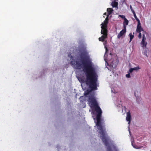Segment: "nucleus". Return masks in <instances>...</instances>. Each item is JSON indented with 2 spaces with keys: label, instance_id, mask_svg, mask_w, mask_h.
<instances>
[{
  "label": "nucleus",
  "instance_id": "20",
  "mask_svg": "<svg viewBox=\"0 0 151 151\" xmlns=\"http://www.w3.org/2000/svg\"><path fill=\"white\" fill-rule=\"evenodd\" d=\"M126 76L127 78H130V75L129 73H128V74H127L126 75Z\"/></svg>",
  "mask_w": 151,
  "mask_h": 151
},
{
  "label": "nucleus",
  "instance_id": "13",
  "mask_svg": "<svg viewBox=\"0 0 151 151\" xmlns=\"http://www.w3.org/2000/svg\"><path fill=\"white\" fill-rule=\"evenodd\" d=\"M129 36L130 37V40L129 41V42H130L132 40V39L134 37V35H132L131 33H130L129 34Z\"/></svg>",
  "mask_w": 151,
  "mask_h": 151
},
{
  "label": "nucleus",
  "instance_id": "2",
  "mask_svg": "<svg viewBox=\"0 0 151 151\" xmlns=\"http://www.w3.org/2000/svg\"><path fill=\"white\" fill-rule=\"evenodd\" d=\"M88 95H84L85 97H86ZM87 101L88 102L89 106L96 113V118L97 122L96 125L97 129L99 130V132L101 134L100 137H102L101 139L106 146L109 145L108 139L105 136V130L103 129L101 124V119L102 111L99 105L96 98L94 95H88Z\"/></svg>",
  "mask_w": 151,
  "mask_h": 151
},
{
  "label": "nucleus",
  "instance_id": "14",
  "mask_svg": "<svg viewBox=\"0 0 151 151\" xmlns=\"http://www.w3.org/2000/svg\"><path fill=\"white\" fill-rule=\"evenodd\" d=\"M133 14L135 18L136 19V20L137 21V22H140V21L139 20V19L137 18L135 12H133Z\"/></svg>",
  "mask_w": 151,
  "mask_h": 151
},
{
  "label": "nucleus",
  "instance_id": "30",
  "mask_svg": "<svg viewBox=\"0 0 151 151\" xmlns=\"http://www.w3.org/2000/svg\"><path fill=\"white\" fill-rule=\"evenodd\" d=\"M105 14H106V13H105L104 14V15H105Z\"/></svg>",
  "mask_w": 151,
  "mask_h": 151
},
{
  "label": "nucleus",
  "instance_id": "15",
  "mask_svg": "<svg viewBox=\"0 0 151 151\" xmlns=\"http://www.w3.org/2000/svg\"><path fill=\"white\" fill-rule=\"evenodd\" d=\"M137 101L138 103H139V101H141V98L139 96H136Z\"/></svg>",
  "mask_w": 151,
  "mask_h": 151
},
{
  "label": "nucleus",
  "instance_id": "33",
  "mask_svg": "<svg viewBox=\"0 0 151 151\" xmlns=\"http://www.w3.org/2000/svg\"><path fill=\"white\" fill-rule=\"evenodd\" d=\"M150 151H151V150H150Z\"/></svg>",
  "mask_w": 151,
  "mask_h": 151
},
{
  "label": "nucleus",
  "instance_id": "10",
  "mask_svg": "<svg viewBox=\"0 0 151 151\" xmlns=\"http://www.w3.org/2000/svg\"><path fill=\"white\" fill-rule=\"evenodd\" d=\"M124 20V21L123 22V25L124 28L125 27L126 28V25L128 24L129 21L127 19H125Z\"/></svg>",
  "mask_w": 151,
  "mask_h": 151
},
{
  "label": "nucleus",
  "instance_id": "11",
  "mask_svg": "<svg viewBox=\"0 0 151 151\" xmlns=\"http://www.w3.org/2000/svg\"><path fill=\"white\" fill-rule=\"evenodd\" d=\"M107 10L108 12V14L107 15L109 16L111 14L113 9L111 8H108L107 9Z\"/></svg>",
  "mask_w": 151,
  "mask_h": 151
},
{
  "label": "nucleus",
  "instance_id": "18",
  "mask_svg": "<svg viewBox=\"0 0 151 151\" xmlns=\"http://www.w3.org/2000/svg\"><path fill=\"white\" fill-rule=\"evenodd\" d=\"M119 17H121L122 18L124 19V20L126 19V18L125 17L124 15H119Z\"/></svg>",
  "mask_w": 151,
  "mask_h": 151
},
{
  "label": "nucleus",
  "instance_id": "25",
  "mask_svg": "<svg viewBox=\"0 0 151 151\" xmlns=\"http://www.w3.org/2000/svg\"><path fill=\"white\" fill-rule=\"evenodd\" d=\"M113 147L115 151H117V150L116 149V148L115 146H114V145H113Z\"/></svg>",
  "mask_w": 151,
  "mask_h": 151
},
{
  "label": "nucleus",
  "instance_id": "6",
  "mask_svg": "<svg viewBox=\"0 0 151 151\" xmlns=\"http://www.w3.org/2000/svg\"><path fill=\"white\" fill-rule=\"evenodd\" d=\"M108 23V22L104 21V24L102 23L101 24V30L104 31L106 30V31H107V24Z\"/></svg>",
  "mask_w": 151,
  "mask_h": 151
},
{
  "label": "nucleus",
  "instance_id": "7",
  "mask_svg": "<svg viewBox=\"0 0 151 151\" xmlns=\"http://www.w3.org/2000/svg\"><path fill=\"white\" fill-rule=\"evenodd\" d=\"M126 32V28L125 27L117 35V38L119 39L121 37L123 36L124 33Z\"/></svg>",
  "mask_w": 151,
  "mask_h": 151
},
{
  "label": "nucleus",
  "instance_id": "29",
  "mask_svg": "<svg viewBox=\"0 0 151 151\" xmlns=\"http://www.w3.org/2000/svg\"><path fill=\"white\" fill-rule=\"evenodd\" d=\"M70 58H71H71H72L73 57H72V56H70Z\"/></svg>",
  "mask_w": 151,
  "mask_h": 151
},
{
  "label": "nucleus",
  "instance_id": "3",
  "mask_svg": "<svg viewBox=\"0 0 151 151\" xmlns=\"http://www.w3.org/2000/svg\"><path fill=\"white\" fill-rule=\"evenodd\" d=\"M70 64L75 66L76 69H79L82 68V64L78 61H71Z\"/></svg>",
  "mask_w": 151,
  "mask_h": 151
},
{
  "label": "nucleus",
  "instance_id": "26",
  "mask_svg": "<svg viewBox=\"0 0 151 151\" xmlns=\"http://www.w3.org/2000/svg\"><path fill=\"white\" fill-rule=\"evenodd\" d=\"M85 55V54L83 52H82L81 53V55L80 56H84Z\"/></svg>",
  "mask_w": 151,
  "mask_h": 151
},
{
  "label": "nucleus",
  "instance_id": "32",
  "mask_svg": "<svg viewBox=\"0 0 151 151\" xmlns=\"http://www.w3.org/2000/svg\"><path fill=\"white\" fill-rule=\"evenodd\" d=\"M135 96H136V95H135Z\"/></svg>",
  "mask_w": 151,
  "mask_h": 151
},
{
  "label": "nucleus",
  "instance_id": "9",
  "mask_svg": "<svg viewBox=\"0 0 151 151\" xmlns=\"http://www.w3.org/2000/svg\"><path fill=\"white\" fill-rule=\"evenodd\" d=\"M126 119L127 121L129 122L128 124H129L131 120V116L130 112H127Z\"/></svg>",
  "mask_w": 151,
  "mask_h": 151
},
{
  "label": "nucleus",
  "instance_id": "23",
  "mask_svg": "<svg viewBox=\"0 0 151 151\" xmlns=\"http://www.w3.org/2000/svg\"><path fill=\"white\" fill-rule=\"evenodd\" d=\"M133 71V68H132L129 69V71L130 73H132Z\"/></svg>",
  "mask_w": 151,
  "mask_h": 151
},
{
  "label": "nucleus",
  "instance_id": "21",
  "mask_svg": "<svg viewBox=\"0 0 151 151\" xmlns=\"http://www.w3.org/2000/svg\"><path fill=\"white\" fill-rule=\"evenodd\" d=\"M109 16V15H107V17L105 19V21H106L108 22V21L109 20V18H108Z\"/></svg>",
  "mask_w": 151,
  "mask_h": 151
},
{
  "label": "nucleus",
  "instance_id": "28",
  "mask_svg": "<svg viewBox=\"0 0 151 151\" xmlns=\"http://www.w3.org/2000/svg\"><path fill=\"white\" fill-rule=\"evenodd\" d=\"M105 49L106 52H107L108 51V49L106 47H105Z\"/></svg>",
  "mask_w": 151,
  "mask_h": 151
},
{
  "label": "nucleus",
  "instance_id": "24",
  "mask_svg": "<svg viewBox=\"0 0 151 151\" xmlns=\"http://www.w3.org/2000/svg\"><path fill=\"white\" fill-rule=\"evenodd\" d=\"M130 9L132 11V12H134V11L133 10V9H132V8L131 6V5H130Z\"/></svg>",
  "mask_w": 151,
  "mask_h": 151
},
{
  "label": "nucleus",
  "instance_id": "22",
  "mask_svg": "<svg viewBox=\"0 0 151 151\" xmlns=\"http://www.w3.org/2000/svg\"><path fill=\"white\" fill-rule=\"evenodd\" d=\"M138 37L139 38H141L142 37V34L140 32L139 33V34L138 35Z\"/></svg>",
  "mask_w": 151,
  "mask_h": 151
},
{
  "label": "nucleus",
  "instance_id": "16",
  "mask_svg": "<svg viewBox=\"0 0 151 151\" xmlns=\"http://www.w3.org/2000/svg\"><path fill=\"white\" fill-rule=\"evenodd\" d=\"M132 146H133V147L134 148H136V149L139 148L136 145L134 144V145L133 144V143L132 142Z\"/></svg>",
  "mask_w": 151,
  "mask_h": 151
},
{
  "label": "nucleus",
  "instance_id": "12",
  "mask_svg": "<svg viewBox=\"0 0 151 151\" xmlns=\"http://www.w3.org/2000/svg\"><path fill=\"white\" fill-rule=\"evenodd\" d=\"M112 5L113 7H116L118 6V3L117 2L114 1L112 3Z\"/></svg>",
  "mask_w": 151,
  "mask_h": 151
},
{
  "label": "nucleus",
  "instance_id": "19",
  "mask_svg": "<svg viewBox=\"0 0 151 151\" xmlns=\"http://www.w3.org/2000/svg\"><path fill=\"white\" fill-rule=\"evenodd\" d=\"M107 150L108 151H112L111 148L109 146H108L107 147Z\"/></svg>",
  "mask_w": 151,
  "mask_h": 151
},
{
  "label": "nucleus",
  "instance_id": "17",
  "mask_svg": "<svg viewBox=\"0 0 151 151\" xmlns=\"http://www.w3.org/2000/svg\"><path fill=\"white\" fill-rule=\"evenodd\" d=\"M140 68L139 67V66H137V67H134V68H133V70H137L138 69H140Z\"/></svg>",
  "mask_w": 151,
  "mask_h": 151
},
{
  "label": "nucleus",
  "instance_id": "1",
  "mask_svg": "<svg viewBox=\"0 0 151 151\" xmlns=\"http://www.w3.org/2000/svg\"><path fill=\"white\" fill-rule=\"evenodd\" d=\"M81 61L83 65V71L85 73L86 77V83L89 85L90 88V90L87 89V93H84V94H89V93L92 91L97 89L96 82L98 76L95 69L93 67V63L91 60L85 59L82 60Z\"/></svg>",
  "mask_w": 151,
  "mask_h": 151
},
{
  "label": "nucleus",
  "instance_id": "4",
  "mask_svg": "<svg viewBox=\"0 0 151 151\" xmlns=\"http://www.w3.org/2000/svg\"><path fill=\"white\" fill-rule=\"evenodd\" d=\"M105 31L101 30V33L103 35L99 38V40L100 41H104L105 39L107 37V31H106V30Z\"/></svg>",
  "mask_w": 151,
  "mask_h": 151
},
{
  "label": "nucleus",
  "instance_id": "27",
  "mask_svg": "<svg viewBox=\"0 0 151 151\" xmlns=\"http://www.w3.org/2000/svg\"><path fill=\"white\" fill-rule=\"evenodd\" d=\"M144 54L147 57V54L146 53H145V52H144Z\"/></svg>",
  "mask_w": 151,
  "mask_h": 151
},
{
  "label": "nucleus",
  "instance_id": "8",
  "mask_svg": "<svg viewBox=\"0 0 151 151\" xmlns=\"http://www.w3.org/2000/svg\"><path fill=\"white\" fill-rule=\"evenodd\" d=\"M143 29L141 27L140 22H138L137 27L136 29V32L137 33L140 32Z\"/></svg>",
  "mask_w": 151,
  "mask_h": 151
},
{
  "label": "nucleus",
  "instance_id": "5",
  "mask_svg": "<svg viewBox=\"0 0 151 151\" xmlns=\"http://www.w3.org/2000/svg\"><path fill=\"white\" fill-rule=\"evenodd\" d=\"M146 40V38L144 35H142V39L141 43V46L143 48L145 47L147 45V42H145Z\"/></svg>",
  "mask_w": 151,
  "mask_h": 151
},
{
  "label": "nucleus",
  "instance_id": "31",
  "mask_svg": "<svg viewBox=\"0 0 151 151\" xmlns=\"http://www.w3.org/2000/svg\"><path fill=\"white\" fill-rule=\"evenodd\" d=\"M135 96H136V95H135Z\"/></svg>",
  "mask_w": 151,
  "mask_h": 151
}]
</instances>
